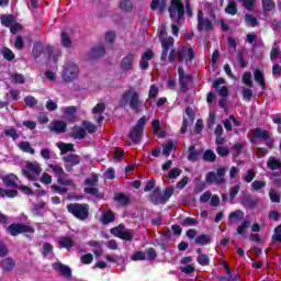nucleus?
<instances>
[{
    "label": "nucleus",
    "instance_id": "obj_32",
    "mask_svg": "<svg viewBox=\"0 0 281 281\" xmlns=\"http://www.w3.org/2000/svg\"><path fill=\"white\" fill-rule=\"evenodd\" d=\"M245 23L247 27H258V25H260V22L258 21V19L254 16V14L251 13L245 14Z\"/></svg>",
    "mask_w": 281,
    "mask_h": 281
},
{
    "label": "nucleus",
    "instance_id": "obj_26",
    "mask_svg": "<svg viewBox=\"0 0 281 281\" xmlns=\"http://www.w3.org/2000/svg\"><path fill=\"white\" fill-rule=\"evenodd\" d=\"M16 199L19 196V191L14 189H4L0 187V199Z\"/></svg>",
    "mask_w": 281,
    "mask_h": 281
},
{
    "label": "nucleus",
    "instance_id": "obj_5",
    "mask_svg": "<svg viewBox=\"0 0 281 281\" xmlns=\"http://www.w3.org/2000/svg\"><path fill=\"white\" fill-rule=\"evenodd\" d=\"M121 100L125 102V104H128L134 113H139L142 111V101L139 100L138 91L130 89L122 94Z\"/></svg>",
    "mask_w": 281,
    "mask_h": 281
},
{
    "label": "nucleus",
    "instance_id": "obj_62",
    "mask_svg": "<svg viewBox=\"0 0 281 281\" xmlns=\"http://www.w3.org/2000/svg\"><path fill=\"white\" fill-rule=\"evenodd\" d=\"M177 177H181V169L179 168H172L167 175L168 179H177Z\"/></svg>",
    "mask_w": 281,
    "mask_h": 281
},
{
    "label": "nucleus",
    "instance_id": "obj_60",
    "mask_svg": "<svg viewBox=\"0 0 281 281\" xmlns=\"http://www.w3.org/2000/svg\"><path fill=\"white\" fill-rule=\"evenodd\" d=\"M240 155H243V144L236 143L233 146V157H240Z\"/></svg>",
    "mask_w": 281,
    "mask_h": 281
},
{
    "label": "nucleus",
    "instance_id": "obj_7",
    "mask_svg": "<svg viewBox=\"0 0 281 281\" xmlns=\"http://www.w3.org/2000/svg\"><path fill=\"white\" fill-rule=\"evenodd\" d=\"M146 122L148 119L146 116H142L135 124V126L128 133V139H131L132 144H139L142 142V137H144V128L146 126Z\"/></svg>",
    "mask_w": 281,
    "mask_h": 281
},
{
    "label": "nucleus",
    "instance_id": "obj_51",
    "mask_svg": "<svg viewBox=\"0 0 281 281\" xmlns=\"http://www.w3.org/2000/svg\"><path fill=\"white\" fill-rule=\"evenodd\" d=\"M196 262L201 267H210V256H207L206 254L198 255Z\"/></svg>",
    "mask_w": 281,
    "mask_h": 281
},
{
    "label": "nucleus",
    "instance_id": "obj_14",
    "mask_svg": "<svg viewBox=\"0 0 281 281\" xmlns=\"http://www.w3.org/2000/svg\"><path fill=\"white\" fill-rule=\"evenodd\" d=\"M159 41H160V45L162 47L160 60H162V63H166V60H168V52H170V49H172V47H175V37L168 36V37H165Z\"/></svg>",
    "mask_w": 281,
    "mask_h": 281
},
{
    "label": "nucleus",
    "instance_id": "obj_30",
    "mask_svg": "<svg viewBox=\"0 0 281 281\" xmlns=\"http://www.w3.org/2000/svg\"><path fill=\"white\" fill-rule=\"evenodd\" d=\"M74 245H76V243L69 236H65L59 240V249H71Z\"/></svg>",
    "mask_w": 281,
    "mask_h": 281
},
{
    "label": "nucleus",
    "instance_id": "obj_17",
    "mask_svg": "<svg viewBox=\"0 0 281 281\" xmlns=\"http://www.w3.org/2000/svg\"><path fill=\"white\" fill-rule=\"evenodd\" d=\"M155 58V53L153 49H147L142 56L139 60V67L143 71H146L148 67H150V60Z\"/></svg>",
    "mask_w": 281,
    "mask_h": 281
},
{
    "label": "nucleus",
    "instance_id": "obj_15",
    "mask_svg": "<svg viewBox=\"0 0 281 281\" xmlns=\"http://www.w3.org/2000/svg\"><path fill=\"white\" fill-rule=\"evenodd\" d=\"M205 30L206 32H212L214 30V24H212V21L210 19L203 18V11L198 12V32H203Z\"/></svg>",
    "mask_w": 281,
    "mask_h": 281
},
{
    "label": "nucleus",
    "instance_id": "obj_54",
    "mask_svg": "<svg viewBox=\"0 0 281 281\" xmlns=\"http://www.w3.org/2000/svg\"><path fill=\"white\" fill-rule=\"evenodd\" d=\"M239 3H243V7L245 10H248V12L254 11V8L256 5V0H237Z\"/></svg>",
    "mask_w": 281,
    "mask_h": 281
},
{
    "label": "nucleus",
    "instance_id": "obj_29",
    "mask_svg": "<svg viewBox=\"0 0 281 281\" xmlns=\"http://www.w3.org/2000/svg\"><path fill=\"white\" fill-rule=\"evenodd\" d=\"M89 247H92V251L95 258H100L102 256V244L98 240H90L88 241Z\"/></svg>",
    "mask_w": 281,
    "mask_h": 281
},
{
    "label": "nucleus",
    "instance_id": "obj_22",
    "mask_svg": "<svg viewBox=\"0 0 281 281\" xmlns=\"http://www.w3.org/2000/svg\"><path fill=\"white\" fill-rule=\"evenodd\" d=\"M16 181H19V177L14 173H9L2 178V182L7 188H19Z\"/></svg>",
    "mask_w": 281,
    "mask_h": 281
},
{
    "label": "nucleus",
    "instance_id": "obj_38",
    "mask_svg": "<svg viewBox=\"0 0 281 281\" xmlns=\"http://www.w3.org/2000/svg\"><path fill=\"white\" fill-rule=\"evenodd\" d=\"M114 201H116V203H120V205H128V203H131V198H128V195H126L125 193H116L114 195Z\"/></svg>",
    "mask_w": 281,
    "mask_h": 281
},
{
    "label": "nucleus",
    "instance_id": "obj_39",
    "mask_svg": "<svg viewBox=\"0 0 281 281\" xmlns=\"http://www.w3.org/2000/svg\"><path fill=\"white\" fill-rule=\"evenodd\" d=\"M188 161H198L199 159V155H201V153L196 151V147L194 145H191L189 148H188Z\"/></svg>",
    "mask_w": 281,
    "mask_h": 281
},
{
    "label": "nucleus",
    "instance_id": "obj_35",
    "mask_svg": "<svg viewBox=\"0 0 281 281\" xmlns=\"http://www.w3.org/2000/svg\"><path fill=\"white\" fill-rule=\"evenodd\" d=\"M225 12L226 14H231V16H235V14H238V4L234 0L228 1Z\"/></svg>",
    "mask_w": 281,
    "mask_h": 281
},
{
    "label": "nucleus",
    "instance_id": "obj_57",
    "mask_svg": "<svg viewBox=\"0 0 281 281\" xmlns=\"http://www.w3.org/2000/svg\"><path fill=\"white\" fill-rule=\"evenodd\" d=\"M157 95H159V87L157 85H151L149 87L148 100H153Z\"/></svg>",
    "mask_w": 281,
    "mask_h": 281
},
{
    "label": "nucleus",
    "instance_id": "obj_36",
    "mask_svg": "<svg viewBox=\"0 0 281 281\" xmlns=\"http://www.w3.org/2000/svg\"><path fill=\"white\" fill-rule=\"evenodd\" d=\"M0 21L4 27H10L16 21V18L12 14L1 15Z\"/></svg>",
    "mask_w": 281,
    "mask_h": 281
},
{
    "label": "nucleus",
    "instance_id": "obj_33",
    "mask_svg": "<svg viewBox=\"0 0 281 281\" xmlns=\"http://www.w3.org/2000/svg\"><path fill=\"white\" fill-rule=\"evenodd\" d=\"M267 167L269 168V170H280L281 161L276 158V156H270L267 161Z\"/></svg>",
    "mask_w": 281,
    "mask_h": 281
},
{
    "label": "nucleus",
    "instance_id": "obj_20",
    "mask_svg": "<svg viewBox=\"0 0 281 281\" xmlns=\"http://www.w3.org/2000/svg\"><path fill=\"white\" fill-rule=\"evenodd\" d=\"M258 198L247 194L241 198V205L246 207V210H256V207H258Z\"/></svg>",
    "mask_w": 281,
    "mask_h": 281
},
{
    "label": "nucleus",
    "instance_id": "obj_42",
    "mask_svg": "<svg viewBox=\"0 0 281 281\" xmlns=\"http://www.w3.org/2000/svg\"><path fill=\"white\" fill-rule=\"evenodd\" d=\"M120 10L123 12H133V1L131 0H121L119 3Z\"/></svg>",
    "mask_w": 281,
    "mask_h": 281
},
{
    "label": "nucleus",
    "instance_id": "obj_18",
    "mask_svg": "<svg viewBox=\"0 0 281 281\" xmlns=\"http://www.w3.org/2000/svg\"><path fill=\"white\" fill-rule=\"evenodd\" d=\"M133 63H135V54L128 53L120 63L121 71H131L133 69Z\"/></svg>",
    "mask_w": 281,
    "mask_h": 281
},
{
    "label": "nucleus",
    "instance_id": "obj_10",
    "mask_svg": "<svg viewBox=\"0 0 281 281\" xmlns=\"http://www.w3.org/2000/svg\"><path fill=\"white\" fill-rule=\"evenodd\" d=\"M48 168L56 175L57 183H59V186H74V180L65 179L67 173L65 172V169H63V166L58 164H49Z\"/></svg>",
    "mask_w": 281,
    "mask_h": 281
},
{
    "label": "nucleus",
    "instance_id": "obj_53",
    "mask_svg": "<svg viewBox=\"0 0 281 281\" xmlns=\"http://www.w3.org/2000/svg\"><path fill=\"white\" fill-rule=\"evenodd\" d=\"M4 135H5V137H11V139H13V142H16V139H19V137H20L19 133L16 132V128H14V127L4 130Z\"/></svg>",
    "mask_w": 281,
    "mask_h": 281
},
{
    "label": "nucleus",
    "instance_id": "obj_4",
    "mask_svg": "<svg viewBox=\"0 0 281 281\" xmlns=\"http://www.w3.org/2000/svg\"><path fill=\"white\" fill-rule=\"evenodd\" d=\"M168 12L172 23H181L186 16V5L181 0H171Z\"/></svg>",
    "mask_w": 281,
    "mask_h": 281
},
{
    "label": "nucleus",
    "instance_id": "obj_21",
    "mask_svg": "<svg viewBox=\"0 0 281 281\" xmlns=\"http://www.w3.org/2000/svg\"><path fill=\"white\" fill-rule=\"evenodd\" d=\"M53 269L58 271L64 278L68 279L71 278V268L63 262H55L53 263Z\"/></svg>",
    "mask_w": 281,
    "mask_h": 281
},
{
    "label": "nucleus",
    "instance_id": "obj_11",
    "mask_svg": "<svg viewBox=\"0 0 281 281\" xmlns=\"http://www.w3.org/2000/svg\"><path fill=\"white\" fill-rule=\"evenodd\" d=\"M7 233L10 236H19L21 234H34V228L30 225H25L22 223H13L7 227Z\"/></svg>",
    "mask_w": 281,
    "mask_h": 281
},
{
    "label": "nucleus",
    "instance_id": "obj_6",
    "mask_svg": "<svg viewBox=\"0 0 281 281\" xmlns=\"http://www.w3.org/2000/svg\"><path fill=\"white\" fill-rule=\"evenodd\" d=\"M66 207L67 212L77 221H87L89 218V204L87 203H69Z\"/></svg>",
    "mask_w": 281,
    "mask_h": 281
},
{
    "label": "nucleus",
    "instance_id": "obj_63",
    "mask_svg": "<svg viewBox=\"0 0 281 281\" xmlns=\"http://www.w3.org/2000/svg\"><path fill=\"white\" fill-rule=\"evenodd\" d=\"M80 262H81V265H91V262H93V255L86 254V255L81 256Z\"/></svg>",
    "mask_w": 281,
    "mask_h": 281
},
{
    "label": "nucleus",
    "instance_id": "obj_25",
    "mask_svg": "<svg viewBox=\"0 0 281 281\" xmlns=\"http://www.w3.org/2000/svg\"><path fill=\"white\" fill-rule=\"evenodd\" d=\"M254 78L260 88L267 89V80H265V74H262V70L256 69L254 71Z\"/></svg>",
    "mask_w": 281,
    "mask_h": 281
},
{
    "label": "nucleus",
    "instance_id": "obj_45",
    "mask_svg": "<svg viewBox=\"0 0 281 281\" xmlns=\"http://www.w3.org/2000/svg\"><path fill=\"white\" fill-rule=\"evenodd\" d=\"M203 161H209L210 164L216 161V154L212 149H206L202 156Z\"/></svg>",
    "mask_w": 281,
    "mask_h": 281
},
{
    "label": "nucleus",
    "instance_id": "obj_56",
    "mask_svg": "<svg viewBox=\"0 0 281 281\" xmlns=\"http://www.w3.org/2000/svg\"><path fill=\"white\" fill-rule=\"evenodd\" d=\"M2 56H3V59L4 60H9V61H12L14 60L15 58V55L14 53L12 52V49L8 48V47H4L2 49Z\"/></svg>",
    "mask_w": 281,
    "mask_h": 281
},
{
    "label": "nucleus",
    "instance_id": "obj_40",
    "mask_svg": "<svg viewBox=\"0 0 281 281\" xmlns=\"http://www.w3.org/2000/svg\"><path fill=\"white\" fill-rule=\"evenodd\" d=\"M19 148L20 150H22L23 153H29L30 155H34L36 153V150L32 147V145L30 144V142L27 140H23L19 144Z\"/></svg>",
    "mask_w": 281,
    "mask_h": 281
},
{
    "label": "nucleus",
    "instance_id": "obj_47",
    "mask_svg": "<svg viewBox=\"0 0 281 281\" xmlns=\"http://www.w3.org/2000/svg\"><path fill=\"white\" fill-rule=\"evenodd\" d=\"M125 229H126V226H124L123 224H120L119 226L111 228L110 233L112 234V236H115L116 238H121Z\"/></svg>",
    "mask_w": 281,
    "mask_h": 281
},
{
    "label": "nucleus",
    "instance_id": "obj_16",
    "mask_svg": "<svg viewBox=\"0 0 281 281\" xmlns=\"http://www.w3.org/2000/svg\"><path fill=\"white\" fill-rule=\"evenodd\" d=\"M48 130L50 133H56L57 135L67 133V122L55 120L49 124Z\"/></svg>",
    "mask_w": 281,
    "mask_h": 281
},
{
    "label": "nucleus",
    "instance_id": "obj_31",
    "mask_svg": "<svg viewBox=\"0 0 281 281\" xmlns=\"http://www.w3.org/2000/svg\"><path fill=\"white\" fill-rule=\"evenodd\" d=\"M215 134V144L217 146H223L225 144V138L223 137V125H217L214 131Z\"/></svg>",
    "mask_w": 281,
    "mask_h": 281
},
{
    "label": "nucleus",
    "instance_id": "obj_1",
    "mask_svg": "<svg viewBox=\"0 0 281 281\" xmlns=\"http://www.w3.org/2000/svg\"><path fill=\"white\" fill-rule=\"evenodd\" d=\"M43 54H46L48 60H53L54 63H58V58L63 56L60 50H55L54 46H43L42 42H35L32 49V55L34 58H41Z\"/></svg>",
    "mask_w": 281,
    "mask_h": 281
},
{
    "label": "nucleus",
    "instance_id": "obj_48",
    "mask_svg": "<svg viewBox=\"0 0 281 281\" xmlns=\"http://www.w3.org/2000/svg\"><path fill=\"white\" fill-rule=\"evenodd\" d=\"M71 37L69 36V33L63 31L61 32V45L63 47H66V49H69L71 47Z\"/></svg>",
    "mask_w": 281,
    "mask_h": 281
},
{
    "label": "nucleus",
    "instance_id": "obj_8",
    "mask_svg": "<svg viewBox=\"0 0 281 281\" xmlns=\"http://www.w3.org/2000/svg\"><path fill=\"white\" fill-rule=\"evenodd\" d=\"M205 182L209 183V186H212V183H215V186H225V183H227L225 179V168L220 167L216 169V172L209 171L205 175Z\"/></svg>",
    "mask_w": 281,
    "mask_h": 281
},
{
    "label": "nucleus",
    "instance_id": "obj_13",
    "mask_svg": "<svg viewBox=\"0 0 281 281\" xmlns=\"http://www.w3.org/2000/svg\"><path fill=\"white\" fill-rule=\"evenodd\" d=\"M178 78H179V85L180 90L182 93H187V91L190 89L188 85L192 82V75H186V70H183V67H178Z\"/></svg>",
    "mask_w": 281,
    "mask_h": 281
},
{
    "label": "nucleus",
    "instance_id": "obj_27",
    "mask_svg": "<svg viewBox=\"0 0 281 281\" xmlns=\"http://www.w3.org/2000/svg\"><path fill=\"white\" fill-rule=\"evenodd\" d=\"M15 266H16V262H14V259H12L11 257H8L1 260V268L3 269V271H7V272L13 271Z\"/></svg>",
    "mask_w": 281,
    "mask_h": 281
},
{
    "label": "nucleus",
    "instance_id": "obj_55",
    "mask_svg": "<svg viewBox=\"0 0 281 281\" xmlns=\"http://www.w3.org/2000/svg\"><path fill=\"white\" fill-rule=\"evenodd\" d=\"M278 58H280V46H278V44L274 43L271 47L270 60H276Z\"/></svg>",
    "mask_w": 281,
    "mask_h": 281
},
{
    "label": "nucleus",
    "instance_id": "obj_19",
    "mask_svg": "<svg viewBox=\"0 0 281 281\" xmlns=\"http://www.w3.org/2000/svg\"><path fill=\"white\" fill-rule=\"evenodd\" d=\"M221 85H225V79L223 78L215 79L213 81V89H215V91H218L222 98H227L229 95V89L225 86L221 88Z\"/></svg>",
    "mask_w": 281,
    "mask_h": 281
},
{
    "label": "nucleus",
    "instance_id": "obj_28",
    "mask_svg": "<svg viewBox=\"0 0 281 281\" xmlns=\"http://www.w3.org/2000/svg\"><path fill=\"white\" fill-rule=\"evenodd\" d=\"M63 161H65V164H70L71 166H79L80 156L77 154H69L63 157Z\"/></svg>",
    "mask_w": 281,
    "mask_h": 281
},
{
    "label": "nucleus",
    "instance_id": "obj_24",
    "mask_svg": "<svg viewBox=\"0 0 281 281\" xmlns=\"http://www.w3.org/2000/svg\"><path fill=\"white\" fill-rule=\"evenodd\" d=\"M252 135L255 136V139H270L271 133L267 130H262L260 127H256L252 130Z\"/></svg>",
    "mask_w": 281,
    "mask_h": 281
},
{
    "label": "nucleus",
    "instance_id": "obj_12",
    "mask_svg": "<svg viewBox=\"0 0 281 281\" xmlns=\"http://www.w3.org/2000/svg\"><path fill=\"white\" fill-rule=\"evenodd\" d=\"M23 177L29 179V181H35L36 178L34 175H41L43 172V168H41V165L34 164V162H26L25 169L21 170Z\"/></svg>",
    "mask_w": 281,
    "mask_h": 281
},
{
    "label": "nucleus",
    "instance_id": "obj_3",
    "mask_svg": "<svg viewBox=\"0 0 281 281\" xmlns=\"http://www.w3.org/2000/svg\"><path fill=\"white\" fill-rule=\"evenodd\" d=\"M172 194H175V189L171 187L166 188L164 192H161V187H156L149 194L148 201L154 205H166Z\"/></svg>",
    "mask_w": 281,
    "mask_h": 281
},
{
    "label": "nucleus",
    "instance_id": "obj_64",
    "mask_svg": "<svg viewBox=\"0 0 281 281\" xmlns=\"http://www.w3.org/2000/svg\"><path fill=\"white\" fill-rule=\"evenodd\" d=\"M216 153L220 157H227V155H229V149L225 146H217Z\"/></svg>",
    "mask_w": 281,
    "mask_h": 281
},
{
    "label": "nucleus",
    "instance_id": "obj_52",
    "mask_svg": "<svg viewBox=\"0 0 281 281\" xmlns=\"http://www.w3.org/2000/svg\"><path fill=\"white\" fill-rule=\"evenodd\" d=\"M181 225L183 227H196L199 225V220L194 217H186L182 222Z\"/></svg>",
    "mask_w": 281,
    "mask_h": 281
},
{
    "label": "nucleus",
    "instance_id": "obj_9",
    "mask_svg": "<svg viewBox=\"0 0 281 281\" xmlns=\"http://www.w3.org/2000/svg\"><path fill=\"white\" fill-rule=\"evenodd\" d=\"M78 74H80L78 65L74 61H68L61 72V79L64 82H74L78 78Z\"/></svg>",
    "mask_w": 281,
    "mask_h": 281
},
{
    "label": "nucleus",
    "instance_id": "obj_43",
    "mask_svg": "<svg viewBox=\"0 0 281 281\" xmlns=\"http://www.w3.org/2000/svg\"><path fill=\"white\" fill-rule=\"evenodd\" d=\"M83 192L86 194H90L91 196H97L98 199H104V194L100 193V190H98V188L94 187H87L83 189Z\"/></svg>",
    "mask_w": 281,
    "mask_h": 281
},
{
    "label": "nucleus",
    "instance_id": "obj_50",
    "mask_svg": "<svg viewBox=\"0 0 281 281\" xmlns=\"http://www.w3.org/2000/svg\"><path fill=\"white\" fill-rule=\"evenodd\" d=\"M243 85L249 87L250 89L254 87V80L251 79V72L246 71L241 77Z\"/></svg>",
    "mask_w": 281,
    "mask_h": 281
},
{
    "label": "nucleus",
    "instance_id": "obj_34",
    "mask_svg": "<svg viewBox=\"0 0 281 281\" xmlns=\"http://www.w3.org/2000/svg\"><path fill=\"white\" fill-rule=\"evenodd\" d=\"M69 137L72 139H85V137H87V130L83 127H77L76 131L69 134Z\"/></svg>",
    "mask_w": 281,
    "mask_h": 281
},
{
    "label": "nucleus",
    "instance_id": "obj_37",
    "mask_svg": "<svg viewBox=\"0 0 281 281\" xmlns=\"http://www.w3.org/2000/svg\"><path fill=\"white\" fill-rule=\"evenodd\" d=\"M58 148H59L61 155H67V153L76 151V148L74 147V144H71V143H61L58 145Z\"/></svg>",
    "mask_w": 281,
    "mask_h": 281
},
{
    "label": "nucleus",
    "instance_id": "obj_23",
    "mask_svg": "<svg viewBox=\"0 0 281 281\" xmlns=\"http://www.w3.org/2000/svg\"><path fill=\"white\" fill-rule=\"evenodd\" d=\"M106 54V49L104 48V45H99L89 52L88 56L89 58H101V56H104Z\"/></svg>",
    "mask_w": 281,
    "mask_h": 281
},
{
    "label": "nucleus",
    "instance_id": "obj_61",
    "mask_svg": "<svg viewBox=\"0 0 281 281\" xmlns=\"http://www.w3.org/2000/svg\"><path fill=\"white\" fill-rule=\"evenodd\" d=\"M24 102H25L26 106H29L30 109H32L33 106H36V104H38V100H36V98H34L32 95L25 97Z\"/></svg>",
    "mask_w": 281,
    "mask_h": 281
},
{
    "label": "nucleus",
    "instance_id": "obj_58",
    "mask_svg": "<svg viewBox=\"0 0 281 281\" xmlns=\"http://www.w3.org/2000/svg\"><path fill=\"white\" fill-rule=\"evenodd\" d=\"M173 148L175 144L172 142L167 143L162 147V155H165V157H170V154L172 153Z\"/></svg>",
    "mask_w": 281,
    "mask_h": 281
},
{
    "label": "nucleus",
    "instance_id": "obj_49",
    "mask_svg": "<svg viewBox=\"0 0 281 281\" xmlns=\"http://www.w3.org/2000/svg\"><path fill=\"white\" fill-rule=\"evenodd\" d=\"M211 240L212 238L210 237V235L202 234L195 238V245H210Z\"/></svg>",
    "mask_w": 281,
    "mask_h": 281
},
{
    "label": "nucleus",
    "instance_id": "obj_2",
    "mask_svg": "<svg viewBox=\"0 0 281 281\" xmlns=\"http://www.w3.org/2000/svg\"><path fill=\"white\" fill-rule=\"evenodd\" d=\"M177 56H178V63H183L187 58V63H192V60L196 57L194 55V49L192 47L187 46H179L177 49L172 48L169 52V63H177Z\"/></svg>",
    "mask_w": 281,
    "mask_h": 281
},
{
    "label": "nucleus",
    "instance_id": "obj_46",
    "mask_svg": "<svg viewBox=\"0 0 281 281\" xmlns=\"http://www.w3.org/2000/svg\"><path fill=\"white\" fill-rule=\"evenodd\" d=\"M82 126L85 131L90 135H93V133L98 132V127L93 123H91V121H83Z\"/></svg>",
    "mask_w": 281,
    "mask_h": 281
},
{
    "label": "nucleus",
    "instance_id": "obj_59",
    "mask_svg": "<svg viewBox=\"0 0 281 281\" xmlns=\"http://www.w3.org/2000/svg\"><path fill=\"white\" fill-rule=\"evenodd\" d=\"M11 78L15 85H25V77L22 74H13Z\"/></svg>",
    "mask_w": 281,
    "mask_h": 281
},
{
    "label": "nucleus",
    "instance_id": "obj_44",
    "mask_svg": "<svg viewBox=\"0 0 281 281\" xmlns=\"http://www.w3.org/2000/svg\"><path fill=\"white\" fill-rule=\"evenodd\" d=\"M261 5L263 12H272V10H276V1L273 0H261Z\"/></svg>",
    "mask_w": 281,
    "mask_h": 281
},
{
    "label": "nucleus",
    "instance_id": "obj_41",
    "mask_svg": "<svg viewBox=\"0 0 281 281\" xmlns=\"http://www.w3.org/2000/svg\"><path fill=\"white\" fill-rule=\"evenodd\" d=\"M113 221H115V214H113V211H106L103 213L101 217V223L103 225H109V223H113Z\"/></svg>",
    "mask_w": 281,
    "mask_h": 281
}]
</instances>
